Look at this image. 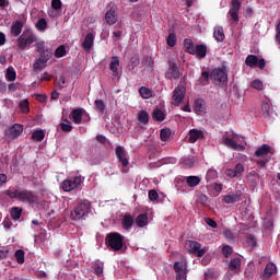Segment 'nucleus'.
Instances as JSON below:
<instances>
[{
	"label": "nucleus",
	"mask_w": 280,
	"mask_h": 280,
	"mask_svg": "<svg viewBox=\"0 0 280 280\" xmlns=\"http://www.w3.org/2000/svg\"><path fill=\"white\" fill-rule=\"evenodd\" d=\"M4 194L9 196L11 200H20V202H27L28 205L38 202V196L28 189L19 190L16 188H10L5 190Z\"/></svg>",
	"instance_id": "f257e3e1"
},
{
	"label": "nucleus",
	"mask_w": 280,
	"mask_h": 280,
	"mask_svg": "<svg viewBox=\"0 0 280 280\" xmlns=\"http://www.w3.org/2000/svg\"><path fill=\"white\" fill-rule=\"evenodd\" d=\"M211 80H213L217 86H221V89H224V86L229 84V73L226 72V66H222L221 68H214L211 71Z\"/></svg>",
	"instance_id": "f03ea898"
},
{
	"label": "nucleus",
	"mask_w": 280,
	"mask_h": 280,
	"mask_svg": "<svg viewBox=\"0 0 280 280\" xmlns=\"http://www.w3.org/2000/svg\"><path fill=\"white\" fill-rule=\"evenodd\" d=\"M91 211V201L83 200L74 207L73 211L70 213L71 220H86V215Z\"/></svg>",
	"instance_id": "7ed1b4c3"
},
{
	"label": "nucleus",
	"mask_w": 280,
	"mask_h": 280,
	"mask_svg": "<svg viewBox=\"0 0 280 280\" xmlns=\"http://www.w3.org/2000/svg\"><path fill=\"white\" fill-rule=\"evenodd\" d=\"M37 37L35 36V34L32 32V30H25L23 31L22 35L19 36L18 38V48L21 51H25V49H27V47H30V45H34V43H36Z\"/></svg>",
	"instance_id": "20e7f679"
},
{
	"label": "nucleus",
	"mask_w": 280,
	"mask_h": 280,
	"mask_svg": "<svg viewBox=\"0 0 280 280\" xmlns=\"http://www.w3.org/2000/svg\"><path fill=\"white\" fill-rule=\"evenodd\" d=\"M222 142L225 148L234 150L235 152H244L246 150V147H244L241 143H237V133H232V136L224 135L222 137Z\"/></svg>",
	"instance_id": "39448f33"
},
{
	"label": "nucleus",
	"mask_w": 280,
	"mask_h": 280,
	"mask_svg": "<svg viewBox=\"0 0 280 280\" xmlns=\"http://www.w3.org/2000/svg\"><path fill=\"white\" fill-rule=\"evenodd\" d=\"M106 244L112 250H121L124 248V235L117 232L109 233L106 237Z\"/></svg>",
	"instance_id": "423d86ee"
},
{
	"label": "nucleus",
	"mask_w": 280,
	"mask_h": 280,
	"mask_svg": "<svg viewBox=\"0 0 280 280\" xmlns=\"http://www.w3.org/2000/svg\"><path fill=\"white\" fill-rule=\"evenodd\" d=\"M186 246L188 252L192 255H196L197 257H205V255H207V250H209L207 247L202 248V245L196 241H188Z\"/></svg>",
	"instance_id": "0eeeda50"
},
{
	"label": "nucleus",
	"mask_w": 280,
	"mask_h": 280,
	"mask_svg": "<svg viewBox=\"0 0 280 280\" xmlns=\"http://www.w3.org/2000/svg\"><path fill=\"white\" fill-rule=\"evenodd\" d=\"M82 176H75L71 179H65L61 184V188L63 191H73V189H78L83 183Z\"/></svg>",
	"instance_id": "6e6552de"
},
{
	"label": "nucleus",
	"mask_w": 280,
	"mask_h": 280,
	"mask_svg": "<svg viewBox=\"0 0 280 280\" xmlns=\"http://www.w3.org/2000/svg\"><path fill=\"white\" fill-rule=\"evenodd\" d=\"M240 10H242V2L240 0H231L228 14L234 23H240Z\"/></svg>",
	"instance_id": "1a4fd4ad"
},
{
	"label": "nucleus",
	"mask_w": 280,
	"mask_h": 280,
	"mask_svg": "<svg viewBox=\"0 0 280 280\" xmlns=\"http://www.w3.org/2000/svg\"><path fill=\"white\" fill-rule=\"evenodd\" d=\"M186 93H187V90L185 89V86L178 85L177 88H175L172 95V104L174 106H180V104L185 100Z\"/></svg>",
	"instance_id": "9d476101"
},
{
	"label": "nucleus",
	"mask_w": 280,
	"mask_h": 280,
	"mask_svg": "<svg viewBox=\"0 0 280 280\" xmlns=\"http://www.w3.org/2000/svg\"><path fill=\"white\" fill-rule=\"evenodd\" d=\"M23 135V125L14 124L7 132L5 137L8 141H14V139H19V136Z\"/></svg>",
	"instance_id": "9b49d317"
},
{
	"label": "nucleus",
	"mask_w": 280,
	"mask_h": 280,
	"mask_svg": "<svg viewBox=\"0 0 280 280\" xmlns=\"http://www.w3.org/2000/svg\"><path fill=\"white\" fill-rule=\"evenodd\" d=\"M166 80H178L180 78V70L174 61H168V71L165 73Z\"/></svg>",
	"instance_id": "f8f14e48"
},
{
	"label": "nucleus",
	"mask_w": 280,
	"mask_h": 280,
	"mask_svg": "<svg viewBox=\"0 0 280 280\" xmlns=\"http://www.w3.org/2000/svg\"><path fill=\"white\" fill-rule=\"evenodd\" d=\"M115 154H116V159H118L122 167H128V165H130V162L128 161V156L126 155V149H124V147L121 145L116 147Z\"/></svg>",
	"instance_id": "ddd939ff"
},
{
	"label": "nucleus",
	"mask_w": 280,
	"mask_h": 280,
	"mask_svg": "<svg viewBox=\"0 0 280 280\" xmlns=\"http://www.w3.org/2000/svg\"><path fill=\"white\" fill-rule=\"evenodd\" d=\"M240 200H242V191L240 190L223 197V202H225V205H235V202H240Z\"/></svg>",
	"instance_id": "4468645a"
},
{
	"label": "nucleus",
	"mask_w": 280,
	"mask_h": 280,
	"mask_svg": "<svg viewBox=\"0 0 280 280\" xmlns=\"http://www.w3.org/2000/svg\"><path fill=\"white\" fill-rule=\"evenodd\" d=\"M135 225V217L130 213H125V215L121 219V226L124 231H130L132 226Z\"/></svg>",
	"instance_id": "2eb2a0df"
},
{
	"label": "nucleus",
	"mask_w": 280,
	"mask_h": 280,
	"mask_svg": "<svg viewBox=\"0 0 280 280\" xmlns=\"http://www.w3.org/2000/svg\"><path fill=\"white\" fill-rule=\"evenodd\" d=\"M190 56H196L198 60H202L203 58H207V45L197 44L195 46L194 52Z\"/></svg>",
	"instance_id": "dca6fc26"
},
{
	"label": "nucleus",
	"mask_w": 280,
	"mask_h": 280,
	"mask_svg": "<svg viewBox=\"0 0 280 280\" xmlns=\"http://www.w3.org/2000/svg\"><path fill=\"white\" fill-rule=\"evenodd\" d=\"M84 113H86V110L84 108H75L71 112V118L73 124H75L77 126L82 124V119L84 117Z\"/></svg>",
	"instance_id": "f3484780"
},
{
	"label": "nucleus",
	"mask_w": 280,
	"mask_h": 280,
	"mask_svg": "<svg viewBox=\"0 0 280 280\" xmlns=\"http://www.w3.org/2000/svg\"><path fill=\"white\" fill-rule=\"evenodd\" d=\"M268 154H272V147L268 144H261L255 151V156H257L258 159H265V156H268Z\"/></svg>",
	"instance_id": "a211bd4d"
},
{
	"label": "nucleus",
	"mask_w": 280,
	"mask_h": 280,
	"mask_svg": "<svg viewBox=\"0 0 280 280\" xmlns=\"http://www.w3.org/2000/svg\"><path fill=\"white\" fill-rule=\"evenodd\" d=\"M194 110L196 115H202V113H206L207 110V103L202 98L195 100L194 103Z\"/></svg>",
	"instance_id": "6ab92c4d"
},
{
	"label": "nucleus",
	"mask_w": 280,
	"mask_h": 280,
	"mask_svg": "<svg viewBox=\"0 0 280 280\" xmlns=\"http://www.w3.org/2000/svg\"><path fill=\"white\" fill-rule=\"evenodd\" d=\"M199 139H205V131L198 129H191L189 131V143H196Z\"/></svg>",
	"instance_id": "aec40b11"
},
{
	"label": "nucleus",
	"mask_w": 280,
	"mask_h": 280,
	"mask_svg": "<svg viewBox=\"0 0 280 280\" xmlns=\"http://www.w3.org/2000/svg\"><path fill=\"white\" fill-rule=\"evenodd\" d=\"M21 32H23V22L15 21L11 25L10 34H11V36H14L16 38V37L21 36Z\"/></svg>",
	"instance_id": "412c9836"
},
{
	"label": "nucleus",
	"mask_w": 280,
	"mask_h": 280,
	"mask_svg": "<svg viewBox=\"0 0 280 280\" xmlns=\"http://www.w3.org/2000/svg\"><path fill=\"white\" fill-rule=\"evenodd\" d=\"M95 40V36L93 33H88L85 35L84 42L82 44V47L85 51H91L93 49V42Z\"/></svg>",
	"instance_id": "4be33fe9"
},
{
	"label": "nucleus",
	"mask_w": 280,
	"mask_h": 280,
	"mask_svg": "<svg viewBox=\"0 0 280 280\" xmlns=\"http://www.w3.org/2000/svg\"><path fill=\"white\" fill-rule=\"evenodd\" d=\"M275 272H277V265L272 262L267 264L264 271V279H270Z\"/></svg>",
	"instance_id": "5701e85b"
},
{
	"label": "nucleus",
	"mask_w": 280,
	"mask_h": 280,
	"mask_svg": "<svg viewBox=\"0 0 280 280\" xmlns=\"http://www.w3.org/2000/svg\"><path fill=\"white\" fill-rule=\"evenodd\" d=\"M247 183H248L249 187H257V185L259 183V174H257V172H255V171H252L247 175Z\"/></svg>",
	"instance_id": "b1692460"
},
{
	"label": "nucleus",
	"mask_w": 280,
	"mask_h": 280,
	"mask_svg": "<svg viewBox=\"0 0 280 280\" xmlns=\"http://www.w3.org/2000/svg\"><path fill=\"white\" fill-rule=\"evenodd\" d=\"M186 180V185H188V187H198V185H200V177L196 176V175H190L185 177Z\"/></svg>",
	"instance_id": "393cba45"
},
{
	"label": "nucleus",
	"mask_w": 280,
	"mask_h": 280,
	"mask_svg": "<svg viewBox=\"0 0 280 280\" xmlns=\"http://www.w3.org/2000/svg\"><path fill=\"white\" fill-rule=\"evenodd\" d=\"M213 36L218 43H223L225 38L224 28L222 26L214 27Z\"/></svg>",
	"instance_id": "a878e982"
},
{
	"label": "nucleus",
	"mask_w": 280,
	"mask_h": 280,
	"mask_svg": "<svg viewBox=\"0 0 280 280\" xmlns=\"http://www.w3.org/2000/svg\"><path fill=\"white\" fill-rule=\"evenodd\" d=\"M46 67L47 61H45L44 59H39V57L33 63V70L35 71V73L43 71V69H45Z\"/></svg>",
	"instance_id": "bb28decb"
},
{
	"label": "nucleus",
	"mask_w": 280,
	"mask_h": 280,
	"mask_svg": "<svg viewBox=\"0 0 280 280\" xmlns=\"http://www.w3.org/2000/svg\"><path fill=\"white\" fill-rule=\"evenodd\" d=\"M105 21L108 25H115L117 23V16L115 15L114 9H110L106 12Z\"/></svg>",
	"instance_id": "cd10ccee"
},
{
	"label": "nucleus",
	"mask_w": 280,
	"mask_h": 280,
	"mask_svg": "<svg viewBox=\"0 0 280 280\" xmlns=\"http://www.w3.org/2000/svg\"><path fill=\"white\" fill-rule=\"evenodd\" d=\"M184 49L186 54H189L191 56L194 54V50L196 49V45L194 44V40H191L190 38H185Z\"/></svg>",
	"instance_id": "c85d7f7f"
},
{
	"label": "nucleus",
	"mask_w": 280,
	"mask_h": 280,
	"mask_svg": "<svg viewBox=\"0 0 280 280\" xmlns=\"http://www.w3.org/2000/svg\"><path fill=\"white\" fill-rule=\"evenodd\" d=\"M118 67H119V57L113 56L112 61L109 63V69L112 70L113 75H118L119 73Z\"/></svg>",
	"instance_id": "c756f323"
},
{
	"label": "nucleus",
	"mask_w": 280,
	"mask_h": 280,
	"mask_svg": "<svg viewBox=\"0 0 280 280\" xmlns=\"http://www.w3.org/2000/svg\"><path fill=\"white\" fill-rule=\"evenodd\" d=\"M136 224L139 229H143V226H148V214L141 213L136 218Z\"/></svg>",
	"instance_id": "7c9ffc66"
},
{
	"label": "nucleus",
	"mask_w": 280,
	"mask_h": 280,
	"mask_svg": "<svg viewBox=\"0 0 280 280\" xmlns=\"http://www.w3.org/2000/svg\"><path fill=\"white\" fill-rule=\"evenodd\" d=\"M138 121L142 124V126H148L150 122V114L145 110H140L138 114Z\"/></svg>",
	"instance_id": "2f4dec72"
},
{
	"label": "nucleus",
	"mask_w": 280,
	"mask_h": 280,
	"mask_svg": "<svg viewBox=\"0 0 280 280\" xmlns=\"http://www.w3.org/2000/svg\"><path fill=\"white\" fill-rule=\"evenodd\" d=\"M174 270L176 272V277H180V275H187V267L183 265V262L175 261L174 262Z\"/></svg>",
	"instance_id": "473e14b6"
},
{
	"label": "nucleus",
	"mask_w": 280,
	"mask_h": 280,
	"mask_svg": "<svg viewBox=\"0 0 280 280\" xmlns=\"http://www.w3.org/2000/svg\"><path fill=\"white\" fill-rule=\"evenodd\" d=\"M210 78H211V72H209V70H202L201 75L199 78V83L202 86H207V84H209Z\"/></svg>",
	"instance_id": "72a5a7b5"
},
{
	"label": "nucleus",
	"mask_w": 280,
	"mask_h": 280,
	"mask_svg": "<svg viewBox=\"0 0 280 280\" xmlns=\"http://www.w3.org/2000/svg\"><path fill=\"white\" fill-rule=\"evenodd\" d=\"M152 119L154 121H165V113L159 108H155L152 112Z\"/></svg>",
	"instance_id": "f704fd0d"
},
{
	"label": "nucleus",
	"mask_w": 280,
	"mask_h": 280,
	"mask_svg": "<svg viewBox=\"0 0 280 280\" xmlns=\"http://www.w3.org/2000/svg\"><path fill=\"white\" fill-rule=\"evenodd\" d=\"M258 57L255 55H248L245 59V65L247 67H250V69L257 67V62H258Z\"/></svg>",
	"instance_id": "c9c22d12"
},
{
	"label": "nucleus",
	"mask_w": 280,
	"mask_h": 280,
	"mask_svg": "<svg viewBox=\"0 0 280 280\" xmlns=\"http://www.w3.org/2000/svg\"><path fill=\"white\" fill-rule=\"evenodd\" d=\"M240 268H242V259L241 258H234V259L230 260L229 270L235 271V270H240Z\"/></svg>",
	"instance_id": "e433bc0d"
},
{
	"label": "nucleus",
	"mask_w": 280,
	"mask_h": 280,
	"mask_svg": "<svg viewBox=\"0 0 280 280\" xmlns=\"http://www.w3.org/2000/svg\"><path fill=\"white\" fill-rule=\"evenodd\" d=\"M271 113L272 112L270 110V104L268 102H262V104H261L262 117H265V119H270Z\"/></svg>",
	"instance_id": "4c0bfd02"
},
{
	"label": "nucleus",
	"mask_w": 280,
	"mask_h": 280,
	"mask_svg": "<svg viewBox=\"0 0 280 280\" xmlns=\"http://www.w3.org/2000/svg\"><path fill=\"white\" fill-rule=\"evenodd\" d=\"M139 94L143 100H150V97H152V90L147 86H141L139 89Z\"/></svg>",
	"instance_id": "58836bf2"
},
{
	"label": "nucleus",
	"mask_w": 280,
	"mask_h": 280,
	"mask_svg": "<svg viewBox=\"0 0 280 280\" xmlns=\"http://www.w3.org/2000/svg\"><path fill=\"white\" fill-rule=\"evenodd\" d=\"M22 213H23V208L13 207L10 210V215L12 220H20Z\"/></svg>",
	"instance_id": "ea45409f"
},
{
	"label": "nucleus",
	"mask_w": 280,
	"mask_h": 280,
	"mask_svg": "<svg viewBox=\"0 0 280 280\" xmlns=\"http://www.w3.org/2000/svg\"><path fill=\"white\" fill-rule=\"evenodd\" d=\"M31 139H32L33 141H38V142L43 141V139H45V131H44L43 129H39V130L34 131V132L32 133Z\"/></svg>",
	"instance_id": "a19ab883"
},
{
	"label": "nucleus",
	"mask_w": 280,
	"mask_h": 280,
	"mask_svg": "<svg viewBox=\"0 0 280 280\" xmlns=\"http://www.w3.org/2000/svg\"><path fill=\"white\" fill-rule=\"evenodd\" d=\"M14 257L18 264H25V252L23 249L15 250Z\"/></svg>",
	"instance_id": "79ce46f5"
},
{
	"label": "nucleus",
	"mask_w": 280,
	"mask_h": 280,
	"mask_svg": "<svg viewBox=\"0 0 280 280\" xmlns=\"http://www.w3.org/2000/svg\"><path fill=\"white\" fill-rule=\"evenodd\" d=\"M94 106H95L97 113H100L101 115H103L104 110H106V104L104 103L103 100H96L94 102Z\"/></svg>",
	"instance_id": "37998d69"
},
{
	"label": "nucleus",
	"mask_w": 280,
	"mask_h": 280,
	"mask_svg": "<svg viewBox=\"0 0 280 280\" xmlns=\"http://www.w3.org/2000/svg\"><path fill=\"white\" fill-rule=\"evenodd\" d=\"M54 56V51L51 49L45 50L44 52H39V59L46 62H49Z\"/></svg>",
	"instance_id": "c03bdc74"
},
{
	"label": "nucleus",
	"mask_w": 280,
	"mask_h": 280,
	"mask_svg": "<svg viewBox=\"0 0 280 280\" xmlns=\"http://www.w3.org/2000/svg\"><path fill=\"white\" fill-rule=\"evenodd\" d=\"M35 27L38 32H45V30H47V20H45V18L39 19L35 24Z\"/></svg>",
	"instance_id": "a18cd8bd"
},
{
	"label": "nucleus",
	"mask_w": 280,
	"mask_h": 280,
	"mask_svg": "<svg viewBox=\"0 0 280 280\" xmlns=\"http://www.w3.org/2000/svg\"><path fill=\"white\" fill-rule=\"evenodd\" d=\"M5 80L8 82H14V80H16V71L12 68H8L7 69V73H5Z\"/></svg>",
	"instance_id": "49530a36"
},
{
	"label": "nucleus",
	"mask_w": 280,
	"mask_h": 280,
	"mask_svg": "<svg viewBox=\"0 0 280 280\" xmlns=\"http://www.w3.org/2000/svg\"><path fill=\"white\" fill-rule=\"evenodd\" d=\"M143 67H147L148 69H154V59L150 56H145L142 59Z\"/></svg>",
	"instance_id": "de8ad7c7"
},
{
	"label": "nucleus",
	"mask_w": 280,
	"mask_h": 280,
	"mask_svg": "<svg viewBox=\"0 0 280 280\" xmlns=\"http://www.w3.org/2000/svg\"><path fill=\"white\" fill-rule=\"evenodd\" d=\"M94 275L97 277H102L104 275V265L100 262H95L93 265Z\"/></svg>",
	"instance_id": "09e8293b"
},
{
	"label": "nucleus",
	"mask_w": 280,
	"mask_h": 280,
	"mask_svg": "<svg viewBox=\"0 0 280 280\" xmlns=\"http://www.w3.org/2000/svg\"><path fill=\"white\" fill-rule=\"evenodd\" d=\"M65 56H67V48L61 45L55 50V58H65Z\"/></svg>",
	"instance_id": "8fccbe9b"
},
{
	"label": "nucleus",
	"mask_w": 280,
	"mask_h": 280,
	"mask_svg": "<svg viewBox=\"0 0 280 280\" xmlns=\"http://www.w3.org/2000/svg\"><path fill=\"white\" fill-rule=\"evenodd\" d=\"M171 137H172V130L161 129V131H160L161 141H167Z\"/></svg>",
	"instance_id": "3c124183"
},
{
	"label": "nucleus",
	"mask_w": 280,
	"mask_h": 280,
	"mask_svg": "<svg viewBox=\"0 0 280 280\" xmlns=\"http://www.w3.org/2000/svg\"><path fill=\"white\" fill-rule=\"evenodd\" d=\"M65 121L66 122L60 124L62 132H71V130H73V125H71V121H69L68 119H66Z\"/></svg>",
	"instance_id": "603ef678"
},
{
	"label": "nucleus",
	"mask_w": 280,
	"mask_h": 280,
	"mask_svg": "<svg viewBox=\"0 0 280 280\" xmlns=\"http://www.w3.org/2000/svg\"><path fill=\"white\" fill-rule=\"evenodd\" d=\"M166 43L168 47H176V43H177L176 34L170 33L166 38Z\"/></svg>",
	"instance_id": "864d4df0"
},
{
	"label": "nucleus",
	"mask_w": 280,
	"mask_h": 280,
	"mask_svg": "<svg viewBox=\"0 0 280 280\" xmlns=\"http://www.w3.org/2000/svg\"><path fill=\"white\" fill-rule=\"evenodd\" d=\"M20 108L24 115H27L30 113V101L23 100L20 102Z\"/></svg>",
	"instance_id": "5fc2aeb1"
},
{
	"label": "nucleus",
	"mask_w": 280,
	"mask_h": 280,
	"mask_svg": "<svg viewBox=\"0 0 280 280\" xmlns=\"http://www.w3.org/2000/svg\"><path fill=\"white\" fill-rule=\"evenodd\" d=\"M252 89H255L256 91H264V82L261 80L256 79L250 83Z\"/></svg>",
	"instance_id": "6e6d98bb"
},
{
	"label": "nucleus",
	"mask_w": 280,
	"mask_h": 280,
	"mask_svg": "<svg viewBox=\"0 0 280 280\" xmlns=\"http://www.w3.org/2000/svg\"><path fill=\"white\" fill-rule=\"evenodd\" d=\"M36 51L37 54H43L44 51H48L50 48H47V46H45V42H38L36 45Z\"/></svg>",
	"instance_id": "4d7b16f0"
},
{
	"label": "nucleus",
	"mask_w": 280,
	"mask_h": 280,
	"mask_svg": "<svg viewBox=\"0 0 280 280\" xmlns=\"http://www.w3.org/2000/svg\"><path fill=\"white\" fill-rule=\"evenodd\" d=\"M244 164L238 163L235 165L234 167V174L237 176V178H240V176H242V174H244Z\"/></svg>",
	"instance_id": "13d9d810"
},
{
	"label": "nucleus",
	"mask_w": 280,
	"mask_h": 280,
	"mask_svg": "<svg viewBox=\"0 0 280 280\" xmlns=\"http://www.w3.org/2000/svg\"><path fill=\"white\" fill-rule=\"evenodd\" d=\"M222 255H224V257H231V255H233V247H231V245H224L222 247Z\"/></svg>",
	"instance_id": "bf43d9fd"
},
{
	"label": "nucleus",
	"mask_w": 280,
	"mask_h": 280,
	"mask_svg": "<svg viewBox=\"0 0 280 280\" xmlns=\"http://www.w3.org/2000/svg\"><path fill=\"white\" fill-rule=\"evenodd\" d=\"M196 163V160L194 158H186L183 160V164L185 167H194V164Z\"/></svg>",
	"instance_id": "052dcab7"
},
{
	"label": "nucleus",
	"mask_w": 280,
	"mask_h": 280,
	"mask_svg": "<svg viewBox=\"0 0 280 280\" xmlns=\"http://www.w3.org/2000/svg\"><path fill=\"white\" fill-rule=\"evenodd\" d=\"M149 200H151V202H156V200H159V192H156L154 189L150 190Z\"/></svg>",
	"instance_id": "680f3d73"
},
{
	"label": "nucleus",
	"mask_w": 280,
	"mask_h": 280,
	"mask_svg": "<svg viewBox=\"0 0 280 280\" xmlns=\"http://www.w3.org/2000/svg\"><path fill=\"white\" fill-rule=\"evenodd\" d=\"M51 8H52V10H56V11L61 10L62 1H60V0H52L51 1Z\"/></svg>",
	"instance_id": "e2e57ef3"
},
{
	"label": "nucleus",
	"mask_w": 280,
	"mask_h": 280,
	"mask_svg": "<svg viewBox=\"0 0 280 280\" xmlns=\"http://www.w3.org/2000/svg\"><path fill=\"white\" fill-rule=\"evenodd\" d=\"M206 223L208 224V226H211V229H218V223L211 218H207Z\"/></svg>",
	"instance_id": "0e129e2a"
},
{
	"label": "nucleus",
	"mask_w": 280,
	"mask_h": 280,
	"mask_svg": "<svg viewBox=\"0 0 280 280\" xmlns=\"http://www.w3.org/2000/svg\"><path fill=\"white\" fill-rule=\"evenodd\" d=\"M225 176H228V178H237V175L233 168H228L225 171Z\"/></svg>",
	"instance_id": "69168bd1"
},
{
	"label": "nucleus",
	"mask_w": 280,
	"mask_h": 280,
	"mask_svg": "<svg viewBox=\"0 0 280 280\" xmlns=\"http://www.w3.org/2000/svg\"><path fill=\"white\" fill-rule=\"evenodd\" d=\"M35 100L37 102H40L42 104H45V102H47V95H45V94H36L35 95Z\"/></svg>",
	"instance_id": "338daca9"
},
{
	"label": "nucleus",
	"mask_w": 280,
	"mask_h": 280,
	"mask_svg": "<svg viewBox=\"0 0 280 280\" xmlns=\"http://www.w3.org/2000/svg\"><path fill=\"white\" fill-rule=\"evenodd\" d=\"M57 84H58L59 89H65V84H67L65 75L59 77Z\"/></svg>",
	"instance_id": "774afa93"
}]
</instances>
